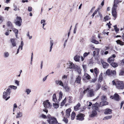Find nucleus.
Listing matches in <instances>:
<instances>
[{"instance_id":"obj_1","label":"nucleus","mask_w":124,"mask_h":124,"mask_svg":"<svg viewBox=\"0 0 124 124\" xmlns=\"http://www.w3.org/2000/svg\"><path fill=\"white\" fill-rule=\"evenodd\" d=\"M68 67L70 69H73L77 71L79 74H81V70L80 67L76 64H74L72 62L70 63L67 64Z\"/></svg>"},{"instance_id":"obj_2","label":"nucleus","mask_w":124,"mask_h":124,"mask_svg":"<svg viewBox=\"0 0 124 124\" xmlns=\"http://www.w3.org/2000/svg\"><path fill=\"white\" fill-rule=\"evenodd\" d=\"M112 83V84L115 85L116 87L118 89H122L124 88V84L122 81L117 80L115 82L114 80H113Z\"/></svg>"},{"instance_id":"obj_3","label":"nucleus","mask_w":124,"mask_h":124,"mask_svg":"<svg viewBox=\"0 0 124 124\" xmlns=\"http://www.w3.org/2000/svg\"><path fill=\"white\" fill-rule=\"evenodd\" d=\"M47 121L49 124H57L58 123V121L55 118L51 117L50 115H47Z\"/></svg>"},{"instance_id":"obj_4","label":"nucleus","mask_w":124,"mask_h":124,"mask_svg":"<svg viewBox=\"0 0 124 124\" xmlns=\"http://www.w3.org/2000/svg\"><path fill=\"white\" fill-rule=\"evenodd\" d=\"M11 93V90L10 88H8L3 93V98L6 101H7L10 98L9 95Z\"/></svg>"},{"instance_id":"obj_5","label":"nucleus","mask_w":124,"mask_h":124,"mask_svg":"<svg viewBox=\"0 0 124 124\" xmlns=\"http://www.w3.org/2000/svg\"><path fill=\"white\" fill-rule=\"evenodd\" d=\"M43 104L44 107L46 108L50 109L51 106V103L50 102L48 101V100H47L44 101Z\"/></svg>"},{"instance_id":"obj_6","label":"nucleus","mask_w":124,"mask_h":124,"mask_svg":"<svg viewBox=\"0 0 124 124\" xmlns=\"http://www.w3.org/2000/svg\"><path fill=\"white\" fill-rule=\"evenodd\" d=\"M106 74L109 76H113L116 74V71L115 70H110L109 69H108L106 71Z\"/></svg>"},{"instance_id":"obj_7","label":"nucleus","mask_w":124,"mask_h":124,"mask_svg":"<svg viewBox=\"0 0 124 124\" xmlns=\"http://www.w3.org/2000/svg\"><path fill=\"white\" fill-rule=\"evenodd\" d=\"M85 116V115L83 114L80 113L78 114L76 116L77 120H78L79 121H82L84 119V117Z\"/></svg>"},{"instance_id":"obj_8","label":"nucleus","mask_w":124,"mask_h":124,"mask_svg":"<svg viewBox=\"0 0 124 124\" xmlns=\"http://www.w3.org/2000/svg\"><path fill=\"white\" fill-rule=\"evenodd\" d=\"M22 20L20 17H17L16 21L15 23L16 25L18 26H20L21 25Z\"/></svg>"},{"instance_id":"obj_9","label":"nucleus","mask_w":124,"mask_h":124,"mask_svg":"<svg viewBox=\"0 0 124 124\" xmlns=\"http://www.w3.org/2000/svg\"><path fill=\"white\" fill-rule=\"evenodd\" d=\"M116 8L113 7L112 9V16L115 18V20L117 17V12L116 11Z\"/></svg>"},{"instance_id":"obj_10","label":"nucleus","mask_w":124,"mask_h":124,"mask_svg":"<svg viewBox=\"0 0 124 124\" xmlns=\"http://www.w3.org/2000/svg\"><path fill=\"white\" fill-rule=\"evenodd\" d=\"M116 57L115 54H113L112 56H111L108 60V62L111 63L113 62L114 61V58Z\"/></svg>"},{"instance_id":"obj_11","label":"nucleus","mask_w":124,"mask_h":124,"mask_svg":"<svg viewBox=\"0 0 124 124\" xmlns=\"http://www.w3.org/2000/svg\"><path fill=\"white\" fill-rule=\"evenodd\" d=\"M83 79L84 80H89L91 78L90 76L87 73L84 74V75L83 76Z\"/></svg>"},{"instance_id":"obj_12","label":"nucleus","mask_w":124,"mask_h":124,"mask_svg":"<svg viewBox=\"0 0 124 124\" xmlns=\"http://www.w3.org/2000/svg\"><path fill=\"white\" fill-rule=\"evenodd\" d=\"M89 97H91L94 96V92L93 89H91L88 91Z\"/></svg>"},{"instance_id":"obj_13","label":"nucleus","mask_w":124,"mask_h":124,"mask_svg":"<svg viewBox=\"0 0 124 124\" xmlns=\"http://www.w3.org/2000/svg\"><path fill=\"white\" fill-rule=\"evenodd\" d=\"M110 98L112 99H114L116 101H118L119 100V95L117 94H115L114 95V96H111Z\"/></svg>"},{"instance_id":"obj_14","label":"nucleus","mask_w":124,"mask_h":124,"mask_svg":"<svg viewBox=\"0 0 124 124\" xmlns=\"http://www.w3.org/2000/svg\"><path fill=\"white\" fill-rule=\"evenodd\" d=\"M10 42L12 45L13 47L16 46V41L15 39H10Z\"/></svg>"},{"instance_id":"obj_15","label":"nucleus","mask_w":124,"mask_h":124,"mask_svg":"<svg viewBox=\"0 0 124 124\" xmlns=\"http://www.w3.org/2000/svg\"><path fill=\"white\" fill-rule=\"evenodd\" d=\"M121 1H119V0H114V5H113V8H117V5L119 2H120Z\"/></svg>"},{"instance_id":"obj_16","label":"nucleus","mask_w":124,"mask_h":124,"mask_svg":"<svg viewBox=\"0 0 124 124\" xmlns=\"http://www.w3.org/2000/svg\"><path fill=\"white\" fill-rule=\"evenodd\" d=\"M94 73H93L94 76L97 77L98 75L99 72L98 69L96 68H95L94 69Z\"/></svg>"},{"instance_id":"obj_17","label":"nucleus","mask_w":124,"mask_h":124,"mask_svg":"<svg viewBox=\"0 0 124 124\" xmlns=\"http://www.w3.org/2000/svg\"><path fill=\"white\" fill-rule=\"evenodd\" d=\"M101 63L104 68H107L108 66V64L106 62L101 61Z\"/></svg>"},{"instance_id":"obj_18","label":"nucleus","mask_w":124,"mask_h":124,"mask_svg":"<svg viewBox=\"0 0 124 124\" xmlns=\"http://www.w3.org/2000/svg\"><path fill=\"white\" fill-rule=\"evenodd\" d=\"M92 108L95 110H97L98 109V104L97 103L93 104L92 105Z\"/></svg>"},{"instance_id":"obj_19","label":"nucleus","mask_w":124,"mask_h":124,"mask_svg":"<svg viewBox=\"0 0 124 124\" xmlns=\"http://www.w3.org/2000/svg\"><path fill=\"white\" fill-rule=\"evenodd\" d=\"M71 111V110L70 108H69L66 110V113L67 117H69L70 115V113Z\"/></svg>"},{"instance_id":"obj_20","label":"nucleus","mask_w":124,"mask_h":124,"mask_svg":"<svg viewBox=\"0 0 124 124\" xmlns=\"http://www.w3.org/2000/svg\"><path fill=\"white\" fill-rule=\"evenodd\" d=\"M112 110L109 109H105V111L104 112V113L105 114H110L112 113Z\"/></svg>"},{"instance_id":"obj_21","label":"nucleus","mask_w":124,"mask_h":124,"mask_svg":"<svg viewBox=\"0 0 124 124\" xmlns=\"http://www.w3.org/2000/svg\"><path fill=\"white\" fill-rule=\"evenodd\" d=\"M7 24L9 29H12L13 27V26L10 22H8L7 23Z\"/></svg>"},{"instance_id":"obj_22","label":"nucleus","mask_w":124,"mask_h":124,"mask_svg":"<svg viewBox=\"0 0 124 124\" xmlns=\"http://www.w3.org/2000/svg\"><path fill=\"white\" fill-rule=\"evenodd\" d=\"M81 78L79 76H78L76 78L75 82L78 83H79L80 82L81 80Z\"/></svg>"},{"instance_id":"obj_23","label":"nucleus","mask_w":124,"mask_h":124,"mask_svg":"<svg viewBox=\"0 0 124 124\" xmlns=\"http://www.w3.org/2000/svg\"><path fill=\"white\" fill-rule=\"evenodd\" d=\"M80 56L78 55H76L74 57V59L76 61L79 62L80 60Z\"/></svg>"},{"instance_id":"obj_24","label":"nucleus","mask_w":124,"mask_h":124,"mask_svg":"<svg viewBox=\"0 0 124 124\" xmlns=\"http://www.w3.org/2000/svg\"><path fill=\"white\" fill-rule=\"evenodd\" d=\"M110 64L113 67L115 68L118 66V63L115 62H112L110 63Z\"/></svg>"},{"instance_id":"obj_25","label":"nucleus","mask_w":124,"mask_h":124,"mask_svg":"<svg viewBox=\"0 0 124 124\" xmlns=\"http://www.w3.org/2000/svg\"><path fill=\"white\" fill-rule=\"evenodd\" d=\"M97 114V113L96 110H93L92 112V113L91 115V116L93 117L95 116Z\"/></svg>"},{"instance_id":"obj_26","label":"nucleus","mask_w":124,"mask_h":124,"mask_svg":"<svg viewBox=\"0 0 124 124\" xmlns=\"http://www.w3.org/2000/svg\"><path fill=\"white\" fill-rule=\"evenodd\" d=\"M12 29V31L15 32L16 37L17 38V34H18V30L16 29L13 28Z\"/></svg>"},{"instance_id":"obj_27","label":"nucleus","mask_w":124,"mask_h":124,"mask_svg":"<svg viewBox=\"0 0 124 124\" xmlns=\"http://www.w3.org/2000/svg\"><path fill=\"white\" fill-rule=\"evenodd\" d=\"M53 101L55 102H57V99L56 97V95L55 94H54L53 96Z\"/></svg>"},{"instance_id":"obj_28","label":"nucleus","mask_w":124,"mask_h":124,"mask_svg":"<svg viewBox=\"0 0 124 124\" xmlns=\"http://www.w3.org/2000/svg\"><path fill=\"white\" fill-rule=\"evenodd\" d=\"M103 77L102 75V74L101 73L99 76V78L98 81L99 82H101L102 80Z\"/></svg>"},{"instance_id":"obj_29","label":"nucleus","mask_w":124,"mask_h":124,"mask_svg":"<svg viewBox=\"0 0 124 124\" xmlns=\"http://www.w3.org/2000/svg\"><path fill=\"white\" fill-rule=\"evenodd\" d=\"M23 115L22 113L20 112L17 113V115L16 116V118H17L21 117Z\"/></svg>"},{"instance_id":"obj_30","label":"nucleus","mask_w":124,"mask_h":124,"mask_svg":"<svg viewBox=\"0 0 124 124\" xmlns=\"http://www.w3.org/2000/svg\"><path fill=\"white\" fill-rule=\"evenodd\" d=\"M80 105L79 103H78L77 105L74 107V110L75 111H77L78 109V108L80 106Z\"/></svg>"},{"instance_id":"obj_31","label":"nucleus","mask_w":124,"mask_h":124,"mask_svg":"<svg viewBox=\"0 0 124 124\" xmlns=\"http://www.w3.org/2000/svg\"><path fill=\"white\" fill-rule=\"evenodd\" d=\"M50 52H51L52 50L53 46V41L52 40L50 41Z\"/></svg>"},{"instance_id":"obj_32","label":"nucleus","mask_w":124,"mask_h":124,"mask_svg":"<svg viewBox=\"0 0 124 124\" xmlns=\"http://www.w3.org/2000/svg\"><path fill=\"white\" fill-rule=\"evenodd\" d=\"M110 19V18L109 16H106L104 18V21L105 22Z\"/></svg>"},{"instance_id":"obj_33","label":"nucleus","mask_w":124,"mask_h":124,"mask_svg":"<svg viewBox=\"0 0 124 124\" xmlns=\"http://www.w3.org/2000/svg\"><path fill=\"white\" fill-rule=\"evenodd\" d=\"M116 42L117 44H120L121 45H124V43L119 40L116 41Z\"/></svg>"},{"instance_id":"obj_34","label":"nucleus","mask_w":124,"mask_h":124,"mask_svg":"<svg viewBox=\"0 0 124 124\" xmlns=\"http://www.w3.org/2000/svg\"><path fill=\"white\" fill-rule=\"evenodd\" d=\"M112 117V116H106L103 118V120H108L109 119L111 118Z\"/></svg>"},{"instance_id":"obj_35","label":"nucleus","mask_w":124,"mask_h":124,"mask_svg":"<svg viewBox=\"0 0 124 124\" xmlns=\"http://www.w3.org/2000/svg\"><path fill=\"white\" fill-rule=\"evenodd\" d=\"M75 112H72L71 115V119L72 120H73L74 118V117L75 116Z\"/></svg>"},{"instance_id":"obj_36","label":"nucleus","mask_w":124,"mask_h":124,"mask_svg":"<svg viewBox=\"0 0 124 124\" xmlns=\"http://www.w3.org/2000/svg\"><path fill=\"white\" fill-rule=\"evenodd\" d=\"M9 88H11L14 90L16 89L17 88V87L13 85H10L9 86Z\"/></svg>"},{"instance_id":"obj_37","label":"nucleus","mask_w":124,"mask_h":124,"mask_svg":"<svg viewBox=\"0 0 124 124\" xmlns=\"http://www.w3.org/2000/svg\"><path fill=\"white\" fill-rule=\"evenodd\" d=\"M114 29L115 30L116 32V33H117L119 31V29L117 28L116 25H115L114 26Z\"/></svg>"},{"instance_id":"obj_38","label":"nucleus","mask_w":124,"mask_h":124,"mask_svg":"<svg viewBox=\"0 0 124 124\" xmlns=\"http://www.w3.org/2000/svg\"><path fill=\"white\" fill-rule=\"evenodd\" d=\"M9 55V54L8 52H6L4 53V57H8Z\"/></svg>"},{"instance_id":"obj_39","label":"nucleus","mask_w":124,"mask_h":124,"mask_svg":"<svg viewBox=\"0 0 124 124\" xmlns=\"http://www.w3.org/2000/svg\"><path fill=\"white\" fill-rule=\"evenodd\" d=\"M101 100L103 101H105L107 100V98L105 96L103 95L101 96Z\"/></svg>"},{"instance_id":"obj_40","label":"nucleus","mask_w":124,"mask_h":124,"mask_svg":"<svg viewBox=\"0 0 124 124\" xmlns=\"http://www.w3.org/2000/svg\"><path fill=\"white\" fill-rule=\"evenodd\" d=\"M63 87L65 89L66 91L67 92H68L70 89V87L67 86H64Z\"/></svg>"},{"instance_id":"obj_41","label":"nucleus","mask_w":124,"mask_h":124,"mask_svg":"<svg viewBox=\"0 0 124 124\" xmlns=\"http://www.w3.org/2000/svg\"><path fill=\"white\" fill-rule=\"evenodd\" d=\"M101 85V84L100 83H98L97 84L96 86L97 90H98L100 88Z\"/></svg>"},{"instance_id":"obj_42","label":"nucleus","mask_w":124,"mask_h":124,"mask_svg":"<svg viewBox=\"0 0 124 124\" xmlns=\"http://www.w3.org/2000/svg\"><path fill=\"white\" fill-rule=\"evenodd\" d=\"M91 42L96 44H98L99 43V42L95 39H93L91 41Z\"/></svg>"},{"instance_id":"obj_43","label":"nucleus","mask_w":124,"mask_h":124,"mask_svg":"<svg viewBox=\"0 0 124 124\" xmlns=\"http://www.w3.org/2000/svg\"><path fill=\"white\" fill-rule=\"evenodd\" d=\"M62 92L61 91L59 93V98L58 100L59 101H60L62 99Z\"/></svg>"},{"instance_id":"obj_44","label":"nucleus","mask_w":124,"mask_h":124,"mask_svg":"<svg viewBox=\"0 0 124 124\" xmlns=\"http://www.w3.org/2000/svg\"><path fill=\"white\" fill-rule=\"evenodd\" d=\"M94 79H92V82H94L97 80V77L94 76Z\"/></svg>"},{"instance_id":"obj_45","label":"nucleus","mask_w":124,"mask_h":124,"mask_svg":"<svg viewBox=\"0 0 124 124\" xmlns=\"http://www.w3.org/2000/svg\"><path fill=\"white\" fill-rule=\"evenodd\" d=\"M31 92V91L29 89H27L25 91V92L27 95L29 94Z\"/></svg>"},{"instance_id":"obj_46","label":"nucleus","mask_w":124,"mask_h":124,"mask_svg":"<svg viewBox=\"0 0 124 124\" xmlns=\"http://www.w3.org/2000/svg\"><path fill=\"white\" fill-rule=\"evenodd\" d=\"M53 106L54 108H57L59 107V106L58 104L57 103L55 104L53 103Z\"/></svg>"},{"instance_id":"obj_47","label":"nucleus","mask_w":124,"mask_h":124,"mask_svg":"<svg viewBox=\"0 0 124 124\" xmlns=\"http://www.w3.org/2000/svg\"><path fill=\"white\" fill-rule=\"evenodd\" d=\"M90 52L88 53L85 52V53L83 54V57L85 58L89 54H90Z\"/></svg>"},{"instance_id":"obj_48","label":"nucleus","mask_w":124,"mask_h":124,"mask_svg":"<svg viewBox=\"0 0 124 124\" xmlns=\"http://www.w3.org/2000/svg\"><path fill=\"white\" fill-rule=\"evenodd\" d=\"M84 71H86L87 69V66L86 65H82Z\"/></svg>"},{"instance_id":"obj_49","label":"nucleus","mask_w":124,"mask_h":124,"mask_svg":"<svg viewBox=\"0 0 124 124\" xmlns=\"http://www.w3.org/2000/svg\"><path fill=\"white\" fill-rule=\"evenodd\" d=\"M26 35L27 36L29 37V39H30L32 38V36H30L29 32H28V33Z\"/></svg>"},{"instance_id":"obj_50","label":"nucleus","mask_w":124,"mask_h":124,"mask_svg":"<svg viewBox=\"0 0 124 124\" xmlns=\"http://www.w3.org/2000/svg\"><path fill=\"white\" fill-rule=\"evenodd\" d=\"M59 85L62 86L63 87L64 86L63 83L62 81L61 80L59 81Z\"/></svg>"},{"instance_id":"obj_51","label":"nucleus","mask_w":124,"mask_h":124,"mask_svg":"<svg viewBox=\"0 0 124 124\" xmlns=\"http://www.w3.org/2000/svg\"><path fill=\"white\" fill-rule=\"evenodd\" d=\"M89 90V88H87L83 92V93L85 94L86 93L88 90Z\"/></svg>"},{"instance_id":"obj_52","label":"nucleus","mask_w":124,"mask_h":124,"mask_svg":"<svg viewBox=\"0 0 124 124\" xmlns=\"http://www.w3.org/2000/svg\"><path fill=\"white\" fill-rule=\"evenodd\" d=\"M120 75H124V70L123 71H121L119 73Z\"/></svg>"},{"instance_id":"obj_53","label":"nucleus","mask_w":124,"mask_h":124,"mask_svg":"<svg viewBox=\"0 0 124 124\" xmlns=\"http://www.w3.org/2000/svg\"><path fill=\"white\" fill-rule=\"evenodd\" d=\"M66 98H65L64 99V100L62 102V105H64V104H65V103L66 102Z\"/></svg>"},{"instance_id":"obj_54","label":"nucleus","mask_w":124,"mask_h":124,"mask_svg":"<svg viewBox=\"0 0 124 124\" xmlns=\"http://www.w3.org/2000/svg\"><path fill=\"white\" fill-rule=\"evenodd\" d=\"M95 50L97 55L100 52V50L99 49L97 48Z\"/></svg>"},{"instance_id":"obj_55","label":"nucleus","mask_w":124,"mask_h":124,"mask_svg":"<svg viewBox=\"0 0 124 124\" xmlns=\"http://www.w3.org/2000/svg\"><path fill=\"white\" fill-rule=\"evenodd\" d=\"M13 7L14 8V10L15 11L17 10V8L16 6L15 5V4H14Z\"/></svg>"},{"instance_id":"obj_56","label":"nucleus","mask_w":124,"mask_h":124,"mask_svg":"<svg viewBox=\"0 0 124 124\" xmlns=\"http://www.w3.org/2000/svg\"><path fill=\"white\" fill-rule=\"evenodd\" d=\"M32 10V8L31 7H29L28 8V11L31 12Z\"/></svg>"},{"instance_id":"obj_57","label":"nucleus","mask_w":124,"mask_h":124,"mask_svg":"<svg viewBox=\"0 0 124 124\" xmlns=\"http://www.w3.org/2000/svg\"><path fill=\"white\" fill-rule=\"evenodd\" d=\"M19 81L17 80H16L15 82V83L17 84V86H19Z\"/></svg>"},{"instance_id":"obj_58","label":"nucleus","mask_w":124,"mask_h":124,"mask_svg":"<svg viewBox=\"0 0 124 124\" xmlns=\"http://www.w3.org/2000/svg\"><path fill=\"white\" fill-rule=\"evenodd\" d=\"M41 117L42 118H47V117L44 114H42L41 115Z\"/></svg>"},{"instance_id":"obj_59","label":"nucleus","mask_w":124,"mask_h":124,"mask_svg":"<svg viewBox=\"0 0 124 124\" xmlns=\"http://www.w3.org/2000/svg\"><path fill=\"white\" fill-rule=\"evenodd\" d=\"M68 99L69 100V102L70 103H71L72 102L71 100L72 99V97H71L70 96L68 98Z\"/></svg>"},{"instance_id":"obj_60","label":"nucleus","mask_w":124,"mask_h":124,"mask_svg":"<svg viewBox=\"0 0 124 124\" xmlns=\"http://www.w3.org/2000/svg\"><path fill=\"white\" fill-rule=\"evenodd\" d=\"M100 106H104V101H101L100 102Z\"/></svg>"},{"instance_id":"obj_61","label":"nucleus","mask_w":124,"mask_h":124,"mask_svg":"<svg viewBox=\"0 0 124 124\" xmlns=\"http://www.w3.org/2000/svg\"><path fill=\"white\" fill-rule=\"evenodd\" d=\"M9 31L8 30V31L5 33V34L6 35H8L9 34Z\"/></svg>"},{"instance_id":"obj_62","label":"nucleus","mask_w":124,"mask_h":124,"mask_svg":"<svg viewBox=\"0 0 124 124\" xmlns=\"http://www.w3.org/2000/svg\"><path fill=\"white\" fill-rule=\"evenodd\" d=\"M96 51H94L93 52V56L94 57L96 55Z\"/></svg>"},{"instance_id":"obj_63","label":"nucleus","mask_w":124,"mask_h":124,"mask_svg":"<svg viewBox=\"0 0 124 124\" xmlns=\"http://www.w3.org/2000/svg\"><path fill=\"white\" fill-rule=\"evenodd\" d=\"M99 9H97L95 11H94V12L93 13L95 15V14H96L97 13V12H98V10Z\"/></svg>"},{"instance_id":"obj_64","label":"nucleus","mask_w":124,"mask_h":124,"mask_svg":"<svg viewBox=\"0 0 124 124\" xmlns=\"http://www.w3.org/2000/svg\"><path fill=\"white\" fill-rule=\"evenodd\" d=\"M104 105H107L108 104V102L106 101H104Z\"/></svg>"}]
</instances>
